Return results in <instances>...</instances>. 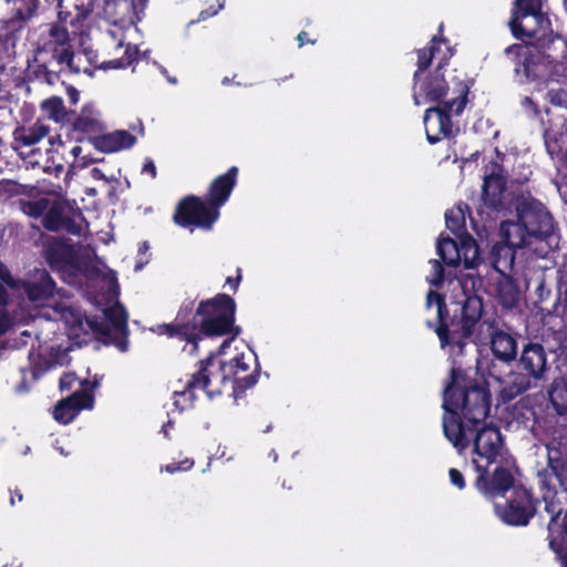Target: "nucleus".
I'll use <instances>...</instances> for the list:
<instances>
[{
    "label": "nucleus",
    "mask_w": 567,
    "mask_h": 567,
    "mask_svg": "<svg viewBox=\"0 0 567 567\" xmlns=\"http://www.w3.org/2000/svg\"><path fill=\"white\" fill-rule=\"evenodd\" d=\"M237 303L224 292L202 299L195 307V300H184L179 306L175 320L158 326L161 334L177 338L190 346L189 353L198 351V344L205 339L226 337L219 352L240 334L241 328L236 326Z\"/></svg>",
    "instance_id": "nucleus-1"
},
{
    "label": "nucleus",
    "mask_w": 567,
    "mask_h": 567,
    "mask_svg": "<svg viewBox=\"0 0 567 567\" xmlns=\"http://www.w3.org/2000/svg\"><path fill=\"white\" fill-rule=\"evenodd\" d=\"M492 393L488 381L471 378L461 367H453L443 391V432L458 452L470 446L468 425H480L491 412Z\"/></svg>",
    "instance_id": "nucleus-2"
},
{
    "label": "nucleus",
    "mask_w": 567,
    "mask_h": 567,
    "mask_svg": "<svg viewBox=\"0 0 567 567\" xmlns=\"http://www.w3.org/2000/svg\"><path fill=\"white\" fill-rule=\"evenodd\" d=\"M519 40V43L504 49V55L513 66L515 80L519 84L537 86L559 82V71L565 69L559 58L565 56L567 48L563 37L549 30L548 33H537Z\"/></svg>",
    "instance_id": "nucleus-3"
},
{
    "label": "nucleus",
    "mask_w": 567,
    "mask_h": 567,
    "mask_svg": "<svg viewBox=\"0 0 567 567\" xmlns=\"http://www.w3.org/2000/svg\"><path fill=\"white\" fill-rule=\"evenodd\" d=\"M432 306L436 307V320H426V327L437 336L441 349L451 357L463 355L482 318L483 299L471 295L462 300L446 302L443 293L429 290L425 308Z\"/></svg>",
    "instance_id": "nucleus-4"
},
{
    "label": "nucleus",
    "mask_w": 567,
    "mask_h": 567,
    "mask_svg": "<svg viewBox=\"0 0 567 567\" xmlns=\"http://www.w3.org/2000/svg\"><path fill=\"white\" fill-rule=\"evenodd\" d=\"M467 437L470 443L473 442V452L477 456L472 461L477 473L475 488L488 499L512 489L515 481L508 468L497 465L492 474L488 470L496 462L503 445L499 429L483 421L480 425H468Z\"/></svg>",
    "instance_id": "nucleus-5"
},
{
    "label": "nucleus",
    "mask_w": 567,
    "mask_h": 567,
    "mask_svg": "<svg viewBox=\"0 0 567 567\" xmlns=\"http://www.w3.org/2000/svg\"><path fill=\"white\" fill-rule=\"evenodd\" d=\"M29 68L34 80L50 85L60 80L64 68L74 73H92L87 68L81 66V56H75L70 32L61 23H50L48 31L40 34L33 64Z\"/></svg>",
    "instance_id": "nucleus-6"
},
{
    "label": "nucleus",
    "mask_w": 567,
    "mask_h": 567,
    "mask_svg": "<svg viewBox=\"0 0 567 567\" xmlns=\"http://www.w3.org/2000/svg\"><path fill=\"white\" fill-rule=\"evenodd\" d=\"M517 360L519 372L514 373L509 383L502 390L505 401H511L526 392L533 381H539L548 370L547 352L538 341L528 340L523 344Z\"/></svg>",
    "instance_id": "nucleus-7"
},
{
    "label": "nucleus",
    "mask_w": 567,
    "mask_h": 567,
    "mask_svg": "<svg viewBox=\"0 0 567 567\" xmlns=\"http://www.w3.org/2000/svg\"><path fill=\"white\" fill-rule=\"evenodd\" d=\"M457 97H453L449 103L432 106L425 110L423 122L425 125L426 140L430 144H436L442 138L453 137L452 116H460L467 104L466 90L460 89Z\"/></svg>",
    "instance_id": "nucleus-8"
},
{
    "label": "nucleus",
    "mask_w": 567,
    "mask_h": 567,
    "mask_svg": "<svg viewBox=\"0 0 567 567\" xmlns=\"http://www.w3.org/2000/svg\"><path fill=\"white\" fill-rule=\"evenodd\" d=\"M219 217L220 213L213 208L205 197L187 195L177 203L173 221L182 228L210 230Z\"/></svg>",
    "instance_id": "nucleus-9"
},
{
    "label": "nucleus",
    "mask_w": 567,
    "mask_h": 567,
    "mask_svg": "<svg viewBox=\"0 0 567 567\" xmlns=\"http://www.w3.org/2000/svg\"><path fill=\"white\" fill-rule=\"evenodd\" d=\"M513 492L505 504H495V513L509 526H527L537 512L538 499L524 486H512Z\"/></svg>",
    "instance_id": "nucleus-10"
},
{
    "label": "nucleus",
    "mask_w": 567,
    "mask_h": 567,
    "mask_svg": "<svg viewBox=\"0 0 567 567\" xmlns=\"http://www.w3.org/2000/svg\"><path fill=\"white\" fill-rule=\"evenodd\" d=\"M516 210L517 217L524 223L529 237L545 240L554 235V218L539 200L524 199L517 205Z\"/></svg>",
    "instance_id": "nucleus-11"
},
{
    "label": "nucleus",
    "mask_w": 567,
    "mask_h": 567,
    "mask_svg": "<svg viewBox=\"0 0 567 567\" xmlns=\"http://www.w3.org/2000/svg\"><path fill=\"white\" fill-rule=\"evenodd\" d=\"M43 258L58 272L76 275L82 270L81 257L71 239L51 237L43 244Z\"/></svg>",
    "instance_id": "nucleus-12"
},
{
    "label": "nucleus",
    "mask_w": 567,
    "mask_h": 567,
    "mask_svg": "<svg viewBox=\"0 0 567 567\" xmlns=\"http://www.w3.org/2000/svg\"><path fill=\"white\" fill-rule=\"evenodd\" d=\"M447 53L439 62L433 72H430L425 79L419 81L416 89L413 92V100L415 105H420V94L424 96L426 102L439 104L442 99L450 94L451 78L445 79L442 70L447 64V60L453 55V51L447 47Z\"/></svg>",
    "instance_id": "nucleus-13"
},
{
    "label": "nucleus",
    "mask_w": 567,
    "mask_h": 567,
    "mask_svg": "<svg viewBox=\"0 0 567 567\" xmlns=\"http://www.w3.org/2000/svg\"><path fill=\"white\" fill-rule=\"evenodd\" d=\"M244 353L236 355L228 362H220L217 377L220 383H233L234 394L240 395L257 382V371L249 372V364L244 361Z\"/></svg>",
    "instance_id": "nucleus-14"
},
{
    "label": "nucleus",
    "mask_w": 567,
    "mask_h": 567,
    "mask_svg": "<svg viewBox=\"0 0 567 567\" xmlns=\"http://www.w3.org/2000/svg\"><path fill=\"white\" fill-rule=\"evenodd\" d=\"M10 288L23 291L29 301L39 302L54 297L56 284L47 269L35 268L27 278H16V286Z\"/></svg>",
    "instance_id": "nucleus-15"
},
{
    "label": "nucleus",
    "mask_w": 567,
    "mask_h": 567,
    "mask_svg": "<svg viewBox=\"0 0 567 567\" xmlns=\"http://www.w3.org/2000/svg\"><path fill=\"white\" fill-rule=\"evenodd\" d=\"M489 347L493 355L501 362L511 364L516 361L518 354V333L511 328L503 329L493 320L488 323Z\"/></svg>",
    "instance_id": "nucleus-16"
},
{
    "label": "nucleus",
    "mask_w": 567,
    "mask_h": 567,
    "mask_svg": "<svg viewBox=\"0 0 567 567\" xmlns=\"http://www.w3.org/2000/svg\"><path fill=\"white\" fill-rule=\"evenodd\" d=\"M75 217H83L80 209L72 210V215L66 214V205L60 200L50 203L45 215L42 218V226L49 231L64 230L71 235H80L81 225Z\"/></svg>",
    "instance_id": "nucleus-17"
},
{
    "label": "nucleus",
    "mask_w": 567,
    "mask_h": 567,
    "mask_svg": "<svg viewBox=\"0 0 567 567\" xmlns=\"http://www.w3.org/2000/svg\"><path fill=\"white\" fill-rule=\"evenodd\" d=\"M11 16L3 21V29L11 35L22 31L40 13L41 0H2Z\"/></svg>",
    "instance_id": "nucleus-18"
},
{
    "label": "nucleus",
    "mask_w": 567,
    "mask_h": 567,
    "mask_svg": "<svg viewBox=\"0 0 567 567\" xmlns=\"http://www.w3.org/2000/svg\"><path fill=\"white\" fill-rule=\"evenodd\" d=\"M238 174V167L231 166L210 182L205 198L218 213H220V208L228 202L236 187Z\"/></svg>",
    "instance_id": "nucleus-19"
},
{
    "label": "nucleus",
    "mask_w": 567,
    "mask_h": 567,
    "mask_svg": "<svg viewBox=\"0 0 567 567\" xmlns=\"http://www.w3.org/2000/svg\"><path fill=\"white\" fill-rule=\"evenodd\" d=\"M72 130L79 134L76 141L87 140L92 143L105 131V124L101 120V113L92 104H85L72 123Z\"/></svg>",
    "instance_id": "nucleus-20"
},
{
    "label": "nucleus",
    "mask_w": 567,
    "mask_h": 567,
    "mask_svg": "<svg viewBox=\"0 0 567 567\" xmlns=\"http://www.w3.org/2000/svg\"><path fill=\"white\" fill-rule=\"evenodd\" d=\"M557 456L549 454L546 468L538 473L540 487L554 494L558 487L567 491V453L557 452Z\"/></svg>",
    "instance_id": "nucleus-21"
},
{
    "label": "nucleus",
    "mask_w": 567,
    "mask_h": 567,
    "mask_svg": "<svg viewBox=\"0 0 567 567\" xmlns=\"http://www.w3.org/2000/svg\"><path fill=\"white\" fill-rule=\"evenodd\" d=\"M94 403L93 395L86 390L75 391L66 399L60 400L53 410V417L61 424L71 423L80 411L91 409Z\"/></svg>",
    "instance_id": "nucleus-22"
},
{
    "label": "nucleus",
    "mask_w": 567,
    "mask_h": 567,
    "mask_svg": "<svg viewBox=\"0 0 567 567\" xmlns=\"http://www.w3.org/2000/svg\"><path fill=\"white\" fill-rule=\"evenodd\" d=\"M106 323L111 327L113 332V346L120 351L124 352L128 346V315L124 306L120 302L114 303L103 310Z\"/></svg>",
    "instance_id": "nucleus-23"
},
{
    "label": "nucleus",
    "mask_w": 567,
    "mask_h": 567,
    "mask_svg": "<svg viewBox=\"0 0 567 567\" xmlns=\"http://www.w3.org/2000/svg\"><path fill=\"white\" fill-rule=\"evenodd\" d=\"M78 19L87 18L95 8H102L105 17L116 19L134 8V0H75Z\"/></svg>",
    "instance_id": "nucleus-24"
},
{
    "label": "nucleus",
    "mask_w": 567,
    "mask_h": 567,
    "mask_svg": "<svg viewBox=\"0 0 567 567\" xmlns=\"http://www.w3.org/2000/svg\"><path fill=\"white\" fill-rule=\"evenodd\" d=\"M137 55H138L137 47L133 45L131 43H127L125 45L124 53L121 58L112 59L109 61H103L101 63L97 62V54L93 50H90V49L83 50V52L78 54L76 56H81V58L84 56L86 62L89 63V66H86V68L91 72H93L92 69H90V66L99 68L102 70H116V69L127 68L128 65H131L133 62H135L137 60ZM81 66L84 68L82 64H81ZM92 74L93 73H91L90 75H92Z\"/></svg>",
    "instance_id": "nucleus-25"
},
{
    "label": "nucleus",
    "mask_w": 567,
    "mask_h": 567,
    "mask_svg": "<svg viewBox=\"0 0 567 567\" xmlns=\"http://www.w3.org/2000/svg\"><path fill=\"white\" fill-rule=\"evenodd\" d=\"M506 190V177L492 173L486 175L482 185L483 204L492 210L498 212L504 207V192Z\"/></svg>",
    "instance_id": "nucleus-26"
},
{
    "label": "nucleus",
    "mask_w": 567,
    "mask_h": 567,
    "mask_svg": "<svg viewBox=\"0 0 567 567\" xmlns=\"http://www.w3.org/2000/svg\"><path fill=\"white\" fill-rule=\"evenodd\" d=\"M136 143V137L125 130H116L112 133L102 132L95 138L94 148L102 153H115L128 150Z\"/></svg>",
    "instance_id": "nucleus-27"
},
{
    "label": "nucleus",
    "mask_w": 567,
    "mask_h": 567,
    "mask_svg": "<svg viewBox=\"0 0 567 567\" xmlns=\"http://www.w3.org/2000/svg\"><path fill=\"white\" fill-rule=\"evenodd\" d=\"M499 243L511 246L513 249L528 246L529 234L525 230L524 223L519 220H503L499 226Z\"/></svg>",
    "instance_id": "nucleus-28"
},
{
    "label": "nucleus",
    "mask_w": 567,
    "mask_h": 567,
    "mask_svg": "<svg viewBox=\"0 0 567 567\" xmlns=\"http://www.w3.org/2000/svg\"><path fill=\"white\" fill-rule=\"evenodd\" d=\"M215 357L210 354L204 360L198 362V370L190 375V379L186 382L185 388L195 393L196 390H203L209 398H213L215 392L212 389L213 378L215 374L210 371V367L214 364Z\"/></svg>",
    "instance_id": "nucleus-29"
},
{
    "label": "nucleus",
    "mask_w": 567,
    "mask_h": 567,
    "mask_svg": "<svg viewBox=\"0 0 567 567\" xmlns=\"http://www.w3.org/2000/svg\"><path fill=\"white\" fill-rule=\"evenodd\" d=\"M516 250L506 244L495 243L488 254L487 261L489 266L504 276L514 269Z\"/></svg>",
    "instance_id": "nucleus-30"
},
{
    "label": "nucleus",
    "mask_w": 567,
    "mask_h": 567,
    "mask_svg": "<svg viewBox=\"0 0 567 567\" xmlns=\"http://www.w3.org/2000/svg\"><path fill=\"white\" fill-rule=\"evenodd\" d=\"M496 297L504 309L516 308L520 300V289L517 282L507 274L496 284Z\"/></svg>",
    "instance_id": "nucleus-31"
},
{
    "label": "nucleus",
    "mask_w": 567,
    "mask_h": 567,
    "mask_svg": "<svg viewBox=\"0 0 567 567\" xmlns=\"http://www.w3.org/2000/svg\"><path fill=\"white\" fill-rule=\"evenodd\" d=\"M547 398L550 406L559 416H567V379L555 378L547 389Z\"/></svg>",
    "instance_id": "nucleus-32"
},
{
    "label": "nucleus",
    "mask_w": 567,
    "mask_h": 567,
    "mask_svg": "<svg viewBox=\"0 0 567 567\" xmlns=\"http://www.w3.org/2000/svg\"><path fill=\"white\" fill-rule=\"evenodd\" d=\"M447 42L449 40L445 37H432L427 47L416 50L417 70L413 74V90L416 89L421 74L432 64L440 44H446Z\"/></svg>",
    "instance_id": "nucleus-33"
},
{
    "label": "nucleus",
    "mask_w": 567,
    "mask_h": 567,
    "mask_svg": "<svg viewBox=\"0 0 567 567\" xmlns=\"http://www.w3.org/2000/svg\"><path fill=\"white\" fill-rule=\"evenodd\" d=\"M50 132V127L44 123L38 121L33 125L25 127L19 126L13 132L16 143L23 146H33L45 137Z\"/></svg>",
    "instance_id": "nucleus-34"
},
{
    "label": "nucleus",
    "mask_w": 567,
    "mask_h": 567,
    "mask_svg": "<svg viewBox=\"0 0 567 567\" xmlns=\"http://www.w3.org/2000/svg\"><path fill=\"white\" fill-rule=\"evenodd\" d=\"M51 200L42 195L40 190L34 197H23L17 200L18 208L28 217L38 219L43 218Z\"/></svg>",
    "instance_id": "nucleus-35"
},
{
    "label": "nucleus",
    "mask_w": 567,
    "mask_h": 567,
    "mask_svg": "<svg viewBox=\"0 0 567 567\" xmlns=\"http://www.w3.org/2000/svg\"><path fill=\"white\" fill-rule=\"evenodd\" d=\"M460 240L456 241L451 237L440 236L436 244V252L443 264L449 267H457L461 265Z\"/></svg>",
    "instance_id": "nucleus-36"
},
{
    "label": "nucleus",
    "mask_w": 567,
    "mask_h": 567,
    "mask_svg": "<svg viewBox=\"0 0 567 567\" xmlns=\"http://www.w3.org/2000/svg\"><path fill=\"white\" fill-rule=\"evenodd\" d=\"M461 264L465 269H474L481 262L480 247L476 240L470 234L460 236Z\"/></svg>",
    "instance_id": "nucleus-37"
},
{
    "label": "nucleus",
    "mask_w": 567,
    "mask_h": 567,
    "mask_svg": "<svg viewBox=\"0 0 567 567\" xmlns=\"http://www.w3.org/2000/svg\"><path fill=\"white\" fill-rule=\"evenodd\" d=\"M40 192V187L35 185L20 184L12 179L0 181V197L9 199L16 196L34 197Z\"/></svg>",
    "instance_id": "nucleus-38"
},
{
    "label": "nucleus",
    "mask_w": 567,
    "mask_h": 567,
    "mask_svg": "<svg viewBox=\"0 0 567 567\" xmlns=\"http://www.w3.org/2000/svg\"><path fill=\"white\" fill-rule=\"evenodd\" d=\"M445 224L446 228L450 229L458 239L460 236L468 234L465 225V213L461 207L446 210Z\"/></svg>",
    "instance_id": "nucleus-39"
},
{
    "label": "nucleus",
    "mask_w": 567,
    "mask_h": 567,
    "mask_svg": "<svg viewBox=\"0 0 567 567\" xmlns=\"http://www.w3.org/2000/svg\"><path fill=\"white\" fill-rule=\"evenodd\" d=\"M86 323L90 329L100 337V340L105 344H113V332L111 327L99 317H92L86 319Z\"/></svg>",
    "instance_id": "nucleus-40"
},
{
    "label": "nucleus",
    "mask_w": 567,
    "mask_h": 567,
    "mask_svg": "<svg viewBox=\"0 0 567 567\" xmlns=\"http://www.w3.org/2000/svg\"><path fill=\"white\" fill-rule=\"evenodd\" d=\"M42 107L48 112L50 118L59 122L65 115V106L63 100L58 96H52L42 103Z\"/></svg>",
    "instance_id": "nucleus-41"
},
{
    "label": "nucleus",
    "mask_w": 567,
    "mask_h": 567,
    "mask_svg": "<svg viewBox=\"0 0 567 567\" xmlns=\"http://www.w3.org/2000/svg\"><path fill=\"white\" fill-rule=\"evenodd\" d=\"M174 406L178 412H183L194 406L196 401V394L184 386L182 391H175L173 393Z\"/></svg>",
    "instance_id": "nucleus-42"
},
{
    "label": "nucleus",
    "mask_w": 567,
    "mask_h": 567,
    "mask_svg": "<svg viewBox=\"0 0 567 567\" xmlns=\"http://www.w3.org/2000/svg\"><path fill=\"white\" fill-rule=\"evenodd\" d=\"M198 2L202 6V9L197 21H204L216 16L225 4V0H198Z\"/></svg>",
    "instance_id": "nucleus-43"
},
{
    "label": "nucleus",
    "mask_w": 567,
    "mask_h": 567,
    "mask_svg": "<svg viewBox=\"0 0 567 567\" xmlns=\"http://www.w3.org/2000/svg\"><path fill=\"white\" fill-rule=\"evenodd\" d=\"M555 311L564 326L567 327V284L563 281L559 284Z\"/></svg>",
    "instance_id": "nucleus-44"
},
{
    "label": "nucleus",
    "mask_w": 567,
    "mask_h": 567,
    "mask_svg": "<svg viewBox=\"0 0 567 567\" xmlns=\"http://www.w3.org/2000/svg\"><path fill=\"white\" fill-rule=\"evenodd\" d=\"M465 89L466 90V100L468 101L467 96H468V93H470V85L468 83L465 81L464 78H461V76H457V75H452L451 76V84H450V94L446 95V97L442 99V101H440V103L437 105H443L444 103H449L450 101L453 100V97H457L458 95V92L456 91V89L460 91H462V89Z\"/></svg>",
    "instance_id": "nucleus-45"
},
{
    "label": "nucleus",
    "mask_w": 567,
    "mask_h": 567,
    "mask_svg": "<svg viewBox=\"0 0 567 567\" xmlns=\"http://www.w3.org/2000/svg\"><path fill=\"white\" fill-rule=\"evenodd\" d=\"M544 501L546 503L545 511L550 514V519L547 526L549 534L556 532V527L558 526V518L563 513V508L558 503H555L554 499L548 501L547 496H544Z\"/></svg>",
    "instance_id": "nucleus-46"
},
{
    "label": "nucleus",
    "mask_w": 567,
    "mask_h": 567,
    "mask_svg": "<svg viewBox=\"0 0 567 567\" xmlns=\"http://www.w3.org/2000/svg\"><path fill=\"white\" fill-rule=\"evenodd\" d=\"M432 265V275L433 277L429 279V282L439 288L443 285L444 281V268L442 265V260L432 259L430 260Z\"/></svg>",
    "instance_id": "nucleus-47"
},
{
    "label": "nucleus",
    "mask_w": 567,
    "mask_h": 567,
    "mask_svg": "<svg viewBox=\"0 0 567 567\" xmlns=\"http://www.w3.org/2000/svg\"><path fill=\"white\" fill-rule=\"evenodd\" d=\"M194 466V461L190 460V458H184L183 461H179V462H172L169 464H166L164 470L165 472L169 473V474H174L176 472H185V471H188L190 470L192 467Z\"/></svg>",
    "instance_id": "nucleus-48"
},
{
    "label": "nucleus",
    "mask_w": 567,
    "mask_h": 567,
    "mask_svg": "<svg viewBox=\"0 0 567 567\" xmlns=\"http://www.w3.org/2000/svg\"><path fill=\"white\" fill-rule=\"evenodd\" d=\"M78 380L75 372H64L59 380L61 391H69Z\"/></svg>",
    "instance_id": "nucleus-49"
},
{
    "label": "nucleus",
    "mask_w": 567,
    "mask_h": 567,
    "mask_svg": "<svg viewBox=\"0 0 567 567\" xmlns=\"http://www.w3.org/2000/svg\"><path fill=\"white\" fill-rule=\"evenodd\" d=\"M449 476H450L451 483L454 486H456L458 489L465 488L466 482H465L464 475L462 474L461 471H458L457 468H450Z\"/></svg>",
    "instance_id": "nucleus-50"
},
{
    "label": "nucleus",
    "mask_w": 567,
    "mask_h": 567,
    "mask_svg": "<svg viewBox=\"0 0 567 567\" xmlns=\"http://www.w3.org/2000/svg\"><path fill=\"white\" fill-rule=\"evenodd\" d=\"M0 280L7 285V287L16 286V278L12 276L8 267L0 260Z\"/></svg>",
    "instance_id": "nucleus-51"
},
{
    "label": "nucleus",
    "mask_w": 567,
    "mask_h": 567,
    "mask_svg": "<svg viewBox=\"0 0 567 567\" xmlns=\"http://www.w3.org/2000/svg\"><path fill=\"white\" fill-rule=\"evenodd\" d=\"M243 276H241V269L237 268V275L235 277H227L226 278V285L229 286L230 290L235 293L237 292L239 285L241 282Z\"/></svg>",
    "instance_id": "nucleus-52"
},
{
    "label": "nucleus",
    "mask_w": 567,
    "mask_h": 567,
    "mask_svg": "<svg viewBox=\"0 0 567 567\" xmlns=\"http://www.w3.org/2000/svg\"><path fill=\"white\" fill-rule=\"evenodd\" d=\"M62 4H63V0H59V2H58V8H59L58 19L53 23H61L62 25L66 27V22H68V19L71 17V12L63 10Z\"/></svg>",
    "instance_id": "nucleus-53"
},
{
    "label": "nucleus",
    "mask_w": 567,
    "mask_h": 567,
    "mask_svg": "<svg viewBox=\"0 0 567 567\" xmlns=\"http://www.w3.org/2000/svg\"><path fill=\"white\" fill-rule=\"evenodd\" d=\"M52 164H53V166L44 165L43 171L45 173H53L56 177H59L60 174H62L64 172V165L62 163L55 164L53 159H52Z\"/></svg>",
    "instance_id": "nucleus-54"
},
{
    "label": "nucleus",
    "mask_w": 567,
    "mask_h": 567,
    "mask_svg": "<svg viewBox=\"0 0 567 567\" xmlns=\"http://www.w3.org/2000/svg\"><path fill=\"white\" fill-rule=\"evenodd\" d=\"M142 172L145 174H150L152 178H155L157 175L156 166L151 158H147L143 165Z\"/></svg>",
    "instance_id": "nucleus-55"
},
{
    "label": "nucleus",
    "mask_w": 567,
    "mask_h": 567,
    "mask_svg": "<svg viewBox=\"0 0 567 567\" xmlns=\"http://www.w3.org/2000/svg\"><path fill=\"white\" fill-rule=\"evenodd\" d=\"M7 285H4L0 280V307H6L9 305V293L6 288Z\"/></svg>",
    "instance_id": "nucleus-56"
},
{
    "label": "nucleus",
    "mask_w": 567,
    "mask_h": 567,
    "mask_svg": "<svg viewBox=\"0 0 567 567\" xmlns=\"http://www.w3.org/2000/svg\"><path fill=\"white\" fill-rule=\"evenodd\" d=\"M297 41H298L299 48L303 47L306 43H311V44L316 43V40H311L308 38V33L306 31H301L297 35Z\"/></svg>",
    "instance_id": "nucleus-57"
},
{
    "label": "nucleus",
    "mask_w": 567,
    "mask_h": 567,
    "mask_svg": "<svg viewBox=\"0 0 567 567\" xmlns=\"http://www.w3.org/2000/svg\"><path fill=\"white\" fill-rule=\"evenodd\" d=\"M91 174H92V177L95 179H106L104 173L100 168L94 167L92 169Z\"/></svg>",
    "instance_id": "nucleus-58"
},
{
    "label": "nucleus",
    "mask_w": 567,
    "mask_h": 567,
    "mask_svg": "<svg viewBox=\"0 0 567 567\" xmlns=\"http://www.w3.org/2000/svg\"><path fill=\"white\" fill-rule=\"evenodd\" d=\"M37 153L40 154L39 150H31L28 154H25V157H30L29 163L33 166L39 165L38 159H32V156H34Z\"/></svg>",
    "instance_id": "nucleus-59"
},
{
    "label": "nucleus",
    "mask_w": 567,
    "mask_h": 567,
    "mask_svg": "<svg viewBox=\"0 0 567 567\" xmlns=\"http://www.w3.org/2000/svg\"><path fill=\"white\" fill-rule=\"evenodd\" d=\"M23 498L22 494L20 493V491L16 489L14 492H12L11 494V499H10V503L11 505H14L16 504V499H18L19 502H21Z\"/></svg>",
    "instance_id": "nucleus-60"
},
{
    "label": "nucleus",
    "mask_w": 567,
    "mask_h": 567,
    "mask_svg": "<svg viewBox=\"0 0 567 567\" xmlns=\"http://www.w3.org/2000/svg\"><path fill=\"white\" fill-rule=\"evenodd\" d=\"M549 94L551 95V101H553V102H555V103H557V104H559V105H561V104H563V102L560 101V95L565 94V92H563V91H561V92H555V93H554V92L551 91V92H549Z\"/></svg>",
    "instance_id": "nucleus-61"
},
{
    "label": "nucleus",
    "mask_w": 567,
    "mask_h": 567,
    "mask_svg": "<svg viewBox=\"0 0 567 567\" xmlns=\"http://www.w3.org/2000/svg\"><path fill=\"white\" fill-rule=\"evenodd\" d=\"M70 153L72 154L73 158L76 159L80 154L82 153V147L79 145H75L71 148Z\"/></svg>",
    "instance_id": "nucleus-62"
},
{
    "label": "nucleus",
    "mask_w": 567,
    "mask_h": 567,
    "mask_svg": "<svg viewBox=\"0 0 567 567\" xmlns=\"http://www.w3.org/2000/svg\"><path fill=\"white\" fill-rule=\"evenodd\" d=\"M559 528H560L559 533L565 534L566 537H567V512H566V514L564 516L561 525H559Z\"/></svg>",
    "instance_id": "nucleus-63"
},
{
    "label": "nucleus",
    "mask_w": 567,
    "mask_h": 567,
    "mask_svg": "<svg viewBox=\"0 0 567 567\" xmlns=\"http://www.w3.org/2000/svg\"><path fill=\"white\" fill-rule=\"evenodd\" d=\"M150 246L146 241H143L138 247L140 254H145L148 250Z\"/></svg>",
    "instance_id": "nucleus-64"
}]
</instances>
